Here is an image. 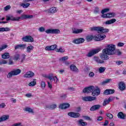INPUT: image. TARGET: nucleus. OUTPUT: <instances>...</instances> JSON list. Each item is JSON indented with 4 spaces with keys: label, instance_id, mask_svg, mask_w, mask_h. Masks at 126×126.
<instances>
[{
    "label": "nucleus",
    "instance_id": "obj_1",
    "mask_svg": "<svg viewBox=\"0 0 126 126\" xmlns=\"http://www.w3.org/2000/svg\"><path fill=\"white\" fill-rule=\"evenodd\" d=\"M115 51H116V45L109 44L106 48L103 50V53L108 55H115Z\"/></svg>",
    "mask_w": 126,
    "mask_h": 126
},
{
    "label": "nucleus",
    "instance_id": "obj_2",
    "mask_svg": "<svg viewBox=\"0 0 126 126\" xmlns=\"http://www.w3.org/2000/svg\"><path fill=\"white\" fill-rule=\"evenodd\" d=\"M12 21H18L20 19H31L33 18V15H25L23 14L21 15V17H14L13 16L10 17Z\"/></svg>",
    "mask_w": 126,
    "mask_h": 126
},
{
    "label": "nucleus",
    "instance_id": "obj_3",
    "mask_svg": "<svg viewBox=\"0 0 126 126\" xmlns=\"http://www.w3.org/2000/svg\"><path fill=\"white\" fill-rule=\"evenodd\" d=\"M91 31H97L98 34L100 33H108V32H109V29H104V28L102 27H94L91 28Z\"/></svg>",
    "mask_w": 126,
    "mask_h": 126
},
{
    "label": "nucleus",
    "instance_id": "obj_4",
    "mask_svg": "<svg viewBox=\"0 0 126 126\" xmlns=\"http://www.w3.org/2000/svg\"><path fill=\"white\" fill-rule=\"evenodd\" d=\"M101 51L100 48H98L96 49H93L91 50L89 53L87 54V57L89 58H91V57H93V56H94V55H96V54H97V53H99Z\"/></svg>",
    "mask_w": 126,
    "mask_h": 126
},
{
    "label": "nucleus",
    "instance_id": "obj_5",
    "mask_svg": "<svg viewBox=\"0 0 126 126\" xmlns=\"http://www.w3.org/2000/svg\"><path fill=\"white\" fill-rule=\"evenodd\" d=\"M95 89V87L91 86L89 87L85 88L83 90V93H91Z\"/></svg>",
    "mask_w": 126,
    "mask_h": 126
},
{
    "label": "nucleus",
    "instance_id": "obj_6",
    "mask_svg": "<svg viewBox=\"0 0 126 126\" xmlns=\"http://www.w3.org/2000/svg\"><path fill=\"white\" fill-rule=\"evenodd\" d=\"M82 100L86 102H91L92 101H94V100H96V97L91 96H86L83 97Z\"/></svg>",
    "mask_w": 126,
    "mask_h": 126
},
{
    "label": "nucleus",
    "instance_id": "obj_7",
    "mask_svg": "<svg viewBox=\"0 0 126 126\" xmlns=\"http://www.w3.org/2000/svg\"><path fill=\"white\" fill-rule=\"evenodd\" d=\"M24 42H34V39L30 35H27L22 38Z\"/></svg>",
    "mask_w": 126,
    "mask_h": 126
},
{
    "label": "nucleus",
    "instance_id": "obj_8",
    "mask_svg": "<svg viewBox=\"0 0 126 126\" xmlns=\"http://www.w3.org/2000/svg\"><path fill=\"white\" fill-rule=\"evenodd\" d=\"M68 116L71 117V118H79L80 117V114L76 113L75 112H69L68 113Z\"/></svg>",
    "mask_w": 126,
    "mask_h": 126
},
{
    "label": "nucleus",
    "instance_id": "obj_9",
    "mask_svg": "<svg viewBox=\"0 0 126 126\" xmlns=\"http://www.w3.org/2000/svg\"><path fill=\"white\" fill-rule=\"evenodd\" d=\"M92 96H98V95H100V89L96 88L94 89L92 93Z\"/></svg>",
    "mask_w": 126,
    "mask_h": 126
},
{
    "label": "nucleus",
    "instance_id": "obj_10",
    "mask_svg": "<svg viewBox=\"0 0 126 126\" xmlns=\"http://www.w3.org/2000/svg\"><path fill=\"white\" fill-rule=\"evenodd\" d=\"M84 41L85 40L83 38H77L73 40L72 43H74V44H81V43L84 42Z\"/></svg>",
    "mask_w": 126,
    "mask_h": 126
},
{
    "label": "nucleus",
    "instance_id": "obj_11",
    "mask_svg": "<svg viewBox=\"0 0 126 126\" xmlns=\"http://www.w3.org/2000/svg\"><path fill=\"white\" fill-rule=\"evenodd\" d=\"M100 108H101V105L96 104L91 107L90 111H91L92 112H94V111H97V110H99Z\"/></svg>",
    "mask_w": 126,
    "mask_h": 126
},
{
    "label": "nucleus",
    "instance_id": "obj_12",
    "mask_svg": "<svg viewBox=\"0 0 126 126\" xmlns=\"http://www.w3.org/2000/svg\"><path fill=\"white\" fill-rule=\"evenodd\" d=\"M35 75V74L31 71H28L27 72L25 75L24 77H26V78H30V77H33Z\"/></svg>",
    "mask_w": 126,
    "mask_h": 126
},
{
    "label": "nucleus",
    "instance_id": "obj_13",
    "mask_svg": "<svg viewBox=\"0 0 126 126\" xmlns=\"http://www.w3.org/2000/svg\"><path fill=\"white\" fill-rule=\"evenodd\" d=\"M113 100H114V97H109L108 99H104L103 105L106 106L107 105H108V104L110 103V102H112Z\"/></svg>",
    "mask_w": 126,
    "mask_h": 126
},
{
    "label": "nucleus",
    "instance_id": "obj_14",
    "mask_svg": "<svg viewBox=\"0 0 126 126\" xmlns=\"http://www.w3.org/2000/svg\"><path fill=\"white\" fill-rule=\"evenodd\" d=\"M117 116L119 119H121L122 120H126V115L122 112H119L118 113Z\"/></svg>",
    "mask_w": 126,
    "mask_h": 126
},
{
    "label": "nucleus",
    "instance_id": "obj_15",
    "mask_svg": "<svg viewBox=\"0 0 126 126\" xmlns=\"http://www.w3.org/2000/svg\"><path fill=\"white\" fill-rule=\"evenodd\" d=\"M105 38H106V36L105 35H101L98 34L95 36L94 40H95V41H101Z\"/></svg>",
    "mask_w": 126,
    "mask_h": 126
},
{
    "label": "nucleus",
    "instance_id": "obj_16",
    "mask_svg": "<svg viewBox=\"0 0 126 126\" xmlns=\"http://www.w3.org/2000/svg\"><path fill=\"white\" fill-rule=\"evenodd\" d=\"M57 45L55 44L50 46H47L45 48L46 51H53L57 49Z\"/></svg>",
    "mask_w": 126,
    "mask_h": 126
},
{
    "label": "nucleus",
    "instance_id": "obj_17",
    "mask_svg": "<svg viewBox=\"0 0 126 126\" xmlns=\"http://www.w3.org/2000/svg\"><path fill=\"white\" fill-rule=\"evenodd\" d=\"M27 47L26 44H19L15 46V50H18V49H26Z\"/></svg>",
    "mask_w": 126,
    "mask_h": 126
},
{
    "label": "nucleus",
    "instance_id": "obj_18",
    "mask_svg": "<svg viewBox=\"0 0 126 126\" xmlns=\"http://www.w3.org/2000/svg\"><path fill=\"white\" fill-rule=\"evenodd\" d=\"M70 69L71 70V71H74V72H78V68H77V67L75 66L74 64H71L70 66Z\"/></svg>",
    "mask_w": 126,
    "mask_h": 126
},
{
    "label": "nucleus",
    "instance_id": "obj_19",
    "mask_svg": "<svg viewBox=\"0 0 126 126\" xmlns=\"http://www.w3.org/2000/svg\"><path fill=\"white\" fill-rule=\"evenodd\" d=\"M70 105L68 103H63L59 106L60 109H67L69 108Z\"/></svg>",
    "mask_w": 126,
    "mask_h": 126
},
{
    "label": "nucleus",
    "instance_id": "obj_20",
    "mask_svg": "<svg viewBox=\"0 0 126 126\" xmlns=\"http://www.w3.org/2000/svg\"><path fill=\"white\" fill-rule=\"evenodd\" d=\"M72 33H73V34H78L79 33H82V32H83V30L72 29Z\"/></svg>",
    "mask_w": 126,
    "mask_h": 126
},
{
    "label": "nucleus",
    "instance_id": "obj_21",
    "mask_svg": "<svg viewBox=\"0 0 126 126\" xmlns=\"http://www.w3.org/2000/svg\"><path fill=\"white\" fill-rule=\"evenodd\" d=\"M119 89L121 90V91H124L126 89V86L125 85V83L123 82H121L119 85Z\"/></svg>",
    "mask_w": 126,
    "mask_h": 126
},
{
    "label": "nucleus",
    "instance_id": "obj_22",
    "mask_svg": "<svg viewBox=\"0 0 126 126\" xmlns=\"http://www.w3.org/2000/svg\"><path fill=\"white\" fill-rule=\"evenodd\" d=\"M117 21L116 19H111L109 20L106 21L105 22V24L106 25H110V24H113V23H115Z\"/></svg>",
    "mask_w": 126,
    "mask_h": 126
},
{
    "label": "nucleus",
    "instance_id": "obj_23",
    "mask_svg": "<svg viewBox=\"0 0 126 126\" xmlns=\"http://www.w3.org/2000/svg\"><path fill=\"white\" fill-rule=\"evenodd\" d=\"M107 54H106L105 53H103L100 55V58L101 60H103V61H107V60H109V56L107 55Z\"/></svg>",
    "mask_w": 126,
    "mask_h": 126
},
{
    "label": "nucleus",
    "instance_id": "obj_24",
    "mask_svg": "<svg viewBox=\"0 0 126 126\" xmlns=\"http://www.w3.org/2000/svg\"><path fill=\"white\" fill-rule=\"evenodd\" d=\"M1 57L2 59H3L4 60H6L7 59H9V57H10V56L9 55V53H5L2 55Z\"/></svg>",
    "mask_w": 126,
    "mask_h": 126
},
{
    "label": "nucleus",
    "instance_id": "obj_25",
    "mask_svg": "<svg viewBox=\"0 0 126 126\" xmlns=\"http://www.w3.org/2000/svg\"><path fill=\"white\" fill-rule=\"evenodd\" d=\"M12 71L13 72V76L18 75V74H19L21 72V70L19 69H17Z\"/></svg>",
    "mask_w": 126,
    "mask_h": 126
},
{
    "label": "nucleus",
    "instance_id": "obj_26",
    "mask_svg": "<svg viewBox=\"0 0 126 126\" xmlns=\"http://www.w3.org/2000/svg\"><path fill=\"white\" fill-rule=\"evenodd\" d=\"M48 12L49 13H56L57 12V8L51 7L48 10Z\"/></svg>",
    "mask_w": 126,
    "mask_h": 126
},
{
    "label": "nucleus",
    "instance_id": "obj_27",
    "mask_svg": "<svg viewBox=\"0 0 126 126\" xmlns=\"http://www.w3.org/2000/svg\"><path fill=\"white\" fill-rule=\"evenodd\" d=\"M10 31V29L9 28H0V32H7Z\"/></svg>",
    "mask_w": 126,
    "mask_h": 126
},
{
    "label": "nucleus",
    "instance_id": "obj_28",
    "mask_svg": "<svg viewBox=\"0 0 126 126\" xmlns=\"http://www.w3.org/2000/svg\"><path fill=\"white\" fill-rule=\"evenodd\" d=\"M34 50V46L32 45H30L27 47V53H31V51Z\"/></svg>",
    "mask_w": 126,
    "mask_h": 126
},
{
    "label": "nucleus",
    "instance_id": "obj_29",
    "mask_svg": "<svg viewBox=\"0 0 126 126\" xmlns=\"http://www.w3.org/2000/svg\"><path fill=\"white\" fill-rule=\"evenodd\" d=\"M9 119V116L8 115H3L1 117L2 122H4V121H6V120H8Z\"/></svg>",
    "mask_w": 126,
    "mask_h": 126
},
{
    "label": "nucleus",
    "instance_id": "obj_30",
    "mask_svg": "<svg viewBox=\"0 0 126 126\" xmlns=\"http://www.w3.org/2000/svg\"><path fill=\"white\" fill-rule=\"evenodd\" d=\"M79 124L82 126H87V123L83 122V120L82 119H80L79 121Z\"/></svg>",
    "mask_w": 126,
    "mask_h": 126
},
{
    "label": "nucleus",
    "instance_id": "obj_31",
    "mask_svg": "<svg viewBox=\"0 0 126 126\" xmlns=\"http://www.w3.org/2000/svg\"><path fill=\"white\" fill-rule=\"evenodd\" d=\"M47 108L50 109V110H54V109H56L57 108V105L56 104H52L50 105L47 106Z\"/></svg>",
    "mask_w": 126,
    "mask_h": 126
},
{
    "label": "nucleus",
    "instance_id": "obj_32",
    "mask_svg": "<svg viewBox=\"0 0 126 126\" xmlns=\"http://www.w3.org/2000/svg\"><path fill=\"white\" fill-rule=\"evenodd\" d=\"M61 31L58 29H52V34H60Z\"/></svg>",
    "mask_w": 126,
    "mask_h": 126
},
{
    "label": "nucleus",
    "instance_id": "obj_33",
    "mask_svg": "<svg viewBox=\"0 0 126 126\" xmlns=\"http://www.w3.org/2000/svg\"><path fill=\"white\" fill-rule=\"evenodd\" d=\"M110 81H112L111 79H106L105 80L101 82V84L104 85V84H107V83H109Z\"/></svg>",
    "mask_w": 126,
    "mask_h": 126
},
{
    "label": "nucleus",
    "instance_id": "obj_34",
    "mask_svg": "<svg viewBox=\"0 0 126 126\" xmlns=\"http://www.w3.org/2000/svg\"><path fill=\"white\" fill-rule=\"evenodd\" d=\"M36 80L33 79V81H32L29 84V86H35L36 85Z\"/></svg>",
    "mask_w": 126,
    "mask_h": 126
},
{
    "label": "nucleus",
    "instance_id": "obj_35",
    "mask_svg": "<svg viewBox=\"0 0 126 126\" xmlns=\"http://www.w3.org/2000/svg\"><path fill=\"white\" fill-rule=\"evenodd\" d=\"M116 14L115 13H107V18H112L114 17Z\"/></svg>",
    "mask_w": 126,
    "mask_h": 126
},
{
    "label": "nucleus",
    "instance_id": "obj_36",
    "mask_svg": "<svg viewBox=\"0 0 126 126\" xmlns=\"http://www.w3.org/2000/svg\"><path fill=\"white\" fill-rule=\"evenodd\" d=\"M20 58V55L19 54H16L14 56L13 60L14 61H18Z\"/></svg>",
    "mask_w": 126,
    "mask_h": 126
},
{
    "label": "nucleus",
    "instance_id": "obj_37",
    "mask_svg": "<svg viewBox=\"0 0 126 126\" xmlns=\"http://www.w3.org/2000/svg\"><path fill=\"white\" fill-rule=\"evenodd\" d=\"M106 70V67H100L98 69L99 73H103Z\"/></svg>",
    "mask_w": 126,
    "mask_h": 126
},
{
    "label": "nucleus",
    "instance_id": "obj_38",
    "mask_svg": "<svg viewBox=\"0 0 126 126\" xmlns=\"http://www.w3.org/2000/svg\"><path fill=\"white\" fill-rule=\"evenodd\" d=\"M106 116L109 118V120H112L113 118H114V115L111 113H106Z\"/></svg>",
    "mask_w": 126,
    "mask_h": 126
},
{
    "label": "nucleus",
    "instance_id": "obj_39",
    "mask_svg": "<svg viewBox=\"0 0 126 126\" xmlns=\"http://www.w3.org/2000/svg\"><path fill=\"white\" fill-rule=\"evenodd\" d=\"M94 14H97L99 13V12H100V10L99 9V7H95L94 9Z\"/></svg>",
    "mask_w": 126,
    "mask_h": 126
},
{
    "label": "nucleus",
    "instance_id": "obj_40",
    "mask_svg": "<svg viewBox=\"0 0 126 126\" xmlns=\"http://www.w3.org/2000/svg\"><path fill=\"white\" fill-rule=\"evenodd\" d=\"M30 6V3H27L26 4L23 3L21 5V6L24 7V8H27V7H29Z\"/></svg>",
    "mask_w": 126,
    "mask_h": 126
},
{
    "label": "nucleus",
    "instance_id": "obj_41",
    "mask_svg": "<svg viewBox=\"0 0 126 126\" xmlns=\"http://www.w3.org/2000/svg\"><path fill=\"white\" fill-rule=\"evenodd\" d=\"M93 38H94L93 35H88L87 36V40L88 42H89L92 41V40H93Z\"/></svg>",
    "mask_w": 126,
    "mask_h": 126
},
{
    "label": "nucleus",
    "instance_id": "obj_42",
    "mask_svg": "<svg viewBox=\"0 0 126 126\" xmlns=\"http://www.w3.org/2000/svg\"><path fill=\"white\" fill-rule=\"evenodd\" d=\"M25 111L26 112H29V113H33V109H31L30 107L26 108Z\"/></svg>",
    "mask_w": 126,
    "mask_h": 126
},
{
    "label": "nucleus",
    "instance_id": "obj_43",
    "mask_svg": "<svg viewBox=\"0 0 126 126\" xmlns=\"http://www.w3.org/2000/svg\"><path fill=\"white\" fill-rule=\"evenodd\" d=\"M41 88L42 89H45V87H46V83L44 81H41Z\"/></svg>",
    "mask_w": 126,
    "mask_h": 126
},
{
    "label": "nucleus",
    "instance_id": "obj_44",
    "mask_svg": "<svg viewBox=\"0 0 126 126\" xmlns=\"http://www.w3.org/2000/svg\"><path fill=\"white\" fill-rule=\"evenodd\" d=\"M56 51L58 53H63V52H64V50L62 48H60L59 49H56Z\"/></svg>",
    "mask_w": 126,
    "mask_h": 126
},
{
    "label": "nucleus",
    "instance_id": "obj_45",
    "mask_svg": "<svg viewBox=\"0 0 126 126\" xmlns=\"http://www.w3.org/2000/svg\"><path fill=\"white\" fill-rule=\"evenodd\" d=\"M109 10H110V9L105 8L101 10V14H104V13H105V12H108V11H109Z\"/></svg>",
    "mask_w": 126,
    "mask_h": 126
},
{
    "label": "nucleus",
    "instance_id": "obj_46",
    "mask_svg": "<svg viewBox=\"0 0 126 126\" xmlns=\"http://www.w3.org/2000/svg\"><path fill=\"white\" fill-rule=\"evenodd\" d=\"M89 77H91V78H93V77H94L95 76V74L93 72H90L89 74Z\"/></svg>",
    "mask_w": 126,
    "mask_h": 126
},
{
    "label": "nucleus",
    "instance_id": "obj_47",
    "mask_svg": "<svg viewBox=\"0 0 126 126\" xmlns=\"http://www.w3.org/2000/svg\"><path fill=\"white\" fill-rule=\"evenodd\" d=\"M7 63V61L4 60H2L1 61H0V65L1 64H6Z\"/></svg>",
    "mask_w": 126,
    "mask_h": 126
},
{
    "label": "nucleus",
    "instance_id": "obj_48",
    "mask_svg": "<svg viewBox=\"0 0 126 126\" xmlns=\"http://www.w3.org/2000/svg\"><path fill=\"white\" fill-rule=\"evenodd\" d=\"M12 76H13V72L12 71L8 74V75H7V78H10V77H12Z\"/></svg>",
    "mask_w": 126,
    "mask_h": 126
},
{
    "label": "nucleus",
    "instance_id": "obj_49",
    "mask_svg": "<svg viewBox=\"0 0 126 126\" xmlns=\"http://www.w3.org/2000/svg\"><path fill=\"white\" fill-rule=\"evenodd\" d=\"M47 34H53V29H48L45 31Z\"/></svg>",
    "mask_w": 126,
    "mask_h": 126
},
{
    "label": "nucleus",
    "instance_id": "obj_50",
    "mask_svg": "<svg viewBox=\"0 0 126 126\" xmlns=\"http://www.w3.org/2000/svg\"><path fill=\"white\" fill-rule=\"evenodd\" d=\"M54 77V74H49L47 78L51 81L53 80V78Z\"/></svg>",
    "mask_w": 126,
    "mask_h": 126
},
{
    "label": "nucleus",
    "instance_id": "obj_51",
    "mask_svg": "<svg viewBox=\"0 0 126 126\" xmlns=\"http://www.w3.org/2000/svg\"><path fill=\"white\" fill-rule=\"evenodd\" d=\"M11 7L9 5H7L5 7H4V10L7 11V10L10 9Z\"/></svg>",
    "mask_w": 126,
    "mask_h": 126
},
{
    "label": "nucleus",
    "instance_id": "obj_52",
    "mask_svg": "<svg viewBox=\"0 0 126 126\" xmlns=\"http://www.w3.org/2000/svg\"><path fill=\"white\" fill-rule=\"evenodd\" d=\"M67 60H68V57L67 56H65L60 59V61H66Z\"/></svg>",
    "mask_w": 126,
    "mask_h": 126
},
{
    "label": "nucleus",
    "instance_id": "obj_53",
    "mask_svg": "<svg viewBox=\"0 0 126 126\" xmlns=\"http://www.w3.org/2000/svg\"><path fill=\"white\" fill-rule=\"evenodd\" d=\"M123 62L121 61H117L115 62V63L117 64V65H121V64H123Z\"/></svg>",
    "mask_w": 126,
    "mask_h": 126
},
{
    "label": "nucleus",
    "instance_id": "obj_54",
    "mask_svg": "<svg viewBox=\"0 0 126 126\" xmlns=\"http://www.w3.org/2000/svg\"><path fill=\"white\" fill-rule=\"evenodd\" d=\"M7 48V45H5L1 46V47H0V52H1L2 50H4V49H6Z\"/></svg>",
    "mask_w": 126,
    "mask_h": 126
},
{
    "label": "nucleus",
    "instance_id": "obj_55",
    "mask_svg": "<svg viewBox=\"0 0 126 126\" xmlns=\"http://www.w3.org/2000/svg\"><path fill=\"white\" fill-rule=\"evenodd\" d=\"M97 122H101V121H103V117L102 116H97Z\"/></svg>",
    "mask_w": 126,
    "mask_h": 126
},
{
    "label": "nucleus",
    "instance_id": "obj_56",
    "mask_svg": "<svg viewBox=\"0 0 126 126\" xmlns=\"http://www.w3.org/2000/svg\"><path fill=\"white\" fill-rule=\"evenodd\" d=\"M38 31H39V32H44L45 31V28L41 27L38 29Z\"/></svg>",
    "mask_w": 126,
    "mask_h": 126
},
{
    "label": "nucleus",
    "instance_id": "obj_57",
    "mask_svg": "<svg viewBox=\"0 0 126 126\" xmlns=\"http://www.w3.org/2000/svg\"><path fill=\"white\" fill-rule=\"evenodd\" d=\"M83 118L84 119H85V120H87L88 121H91V118H90V117H89V116H83Z\"/></svg>",
    "mask_w": 126,
    "mask_h": 126
},
{
    "label": "nucleus",
    "instance_id": "obj_58",
    "mask_svg": "<svg viewBox=\"0 0 126 126\" xmlns=\"http://www.w3.org/2000/svg\"><path fill=\"white\" fill-rule=\"evenodd\" d=\"M125 43L123 42H119L117 44L118 47H124Z\"/></svg>",
    "mask_w": 126,
    "mask_h": 126
},
{
    "label": "nucleus",
    "instance_id": "obj_59",
    "mask_svg": "<svg viewBox=\"0 0 126 126\" xmlns=\"http://www.w3.org/2000/svg\"><path fill=\"white\" fill-rule=\"evenodd\" d=\"M68 90H69V91H71V92H72L73 91H75V89L73 87H69V88H68Z\"/></svg>",
    "mask_w": 126,
    "mask_h": 126
},
{
    "label": "nucleus",
    "instance_id": "obj_60",
    "mask_svg": "<svg viewBox=\"0 0 126 126\" xmlns=\"http://www.w3.org/2000/svg\"><path fill=\"white\" fill-rule=\"evenodd\" d=\"M108 91H109L108 94H109V95H110V94H114V93H115V90L109 89V90H108Z\"/></svg>",
    "mask_w": 126,
    "mask_h": 126
},
{
    "label": "nucleus",
    "instance_id": "obj_61",
    "mask_svg": "<svg viewBox=\"0 0 126 126\" xmlns=\"http://www.w3.org/2000/svg\"><path fill=\"white\" fill-rule=\"evenodd\" d=\"M52 80H54V81L56 83L59 81V79H58V77L57 76H53V78Z\"/></svg>",
    "mask_w": 126,
    "mask_h": 126
},
{
    "label": "nucleus",
    "instance_id": "obj_62",
    "mask_svg": "<svg viewBox=\"0 0 126 126\" xmlns=\"http://www.w3.org/2000/svg\"><path fill=\"white\" fill-rule=\"evenodd\" d=\"M103 94L104 95H109V90H106L105 91H104V92H103Z\"/></svg>",
    "mask_w": 126,
    "mask_h": 126
},
{
    "label": "nucleus",
    "instance_id": "obj_63",
    "mask_svg": "<svg viewBox=\"0 0 126 126\" xmlns=\"http://www.w3.org/2000/svg\"><path fill=\"white\" fill-rule=\"evenodd\" d=\"M26 57V56L24 54H23L22 55V60H21L22 63L23 62V61H24V60H25V57Z\"/></svg>",
    "mask_w": 126,
    "mask_h": 126
},
{
    "label": "nucleus",
    "instance_id": "obj_64",
    "mask_svg": "<svg viewBox=\"0 0 126 126\" xmlns=\"http://www.w3.org/2000/svg\"><path fill=\"white\" fill-rule=\"evenodd\" d=\"M5 107V104L4 103H1L0 104V108H3Z\"/></svg>",
    "mask_w": 126,
    "mask_h": 126
}]
</instances>
